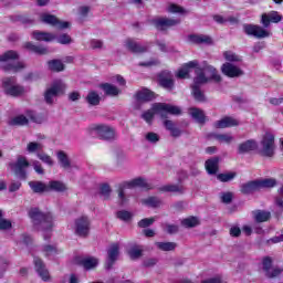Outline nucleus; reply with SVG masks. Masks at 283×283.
Returning a JSON list of instances; mask_svg holds the SVG:
<instances>
[{"label":"nucleus","instance_id":"obj_1","mask_svg":"<svg viewBox=\"0 0 283 283\" xmlns=\"http://www.w3.org/2000/svg\"><path fill=\"white\" fill-rule=\"evenodd\" d=\"M189 67H196V76L192 85V95L199 102H205V93L200 91V86L205 85V83H209V81H216V83H220L222 77L218 74V70L212 65H209L207 61H203L199 64L198 60L190 61L188 63Z\"/></svg>","mask_w":283,"mask_h":283},{"label":"nucleus","instance_id":"obj_2","mask_svg":"<svg viewBox=\"0 0 283 283\" xmlns=\"http://www.w3.org/2000/svg\"><path fill=\"white\" fill-rule=\"evenodd\" d=\"M29 218H31L38 231H43L44 240H48L50 232L54 229V217L50 212L43 213L39 208H32L29 211Z\"/></svg>","mask_w":283,"mask_h":283},{"label":"nucleus","instance_id":"obj_3","mask_svg":"<svg viewBox=\"0 0 283 283\" xmlns=\"http://www.w3.org/2000/svg\"><path fill=\"white\" fill-rule=\"evenodd\" d=\"M157 114L160 118H168L169 114L171 116H180L182 111L178 106H174L167 103H155L151 106V109H148L142 114V118L151 124L154 120V115Z\"/></svg>","mask_w":283,"mask_h":283},{"label":"nucleus","instance_id":"obj_4","mask_svg":"<svg viewBox=\"0 0 283 283\" xmlns=\"http://www.w3.org/2000/svg\"><path fill=\"white\" fill-rule=\"evenodd\" d=\"M0 63H7L4 70L12 72H20L25 67L23 62H19V53L17 51H7L2 55H0Z\"/></svg>","mask_w":283,"mask_h":283},{"label":"nucleus","instance_id":"obj_5","mask_svg":"<svg viewBox=\"0 0 283 283\" xmlns=\"http://www.w3.org/2000/svg\"><path fill=\"white\" fill-rule=\"evenodd\" d=\"M9 167L11 171L19 178V180H27L28 179V167H30V161L23 155H19L15 161L9 163Z\"/></svg>","mask_w":283,"mask_h":283},{"label":"nucleus","instance_id":"obj_6","mask_svg":"<svg viewBox=\"0 0 283 283\" xmlns=\"http://www.w3.org/2000/svg\"><path fill=\"white\" fill-rule=\"evenodd\" d=\"M2 88L8 96H23L25 87L17 83V77H4L2 80Z\"/></svg>","mask_w":283,"mask_h":283},{"label":"nucleus","instance_id":"obj_7","mask_svg":"<svg viewBox=\"0 0 283 283\" xmlns=\"http://www.w3.org/2000/svg\"><path fill=\"white\" fill-rule=\"evenodd\" d=\"M65 91V84L61 80H56L53 82L50 88H48L44 93V101L46 105H54V101L61 92Z\"/></svg>","mask_w":283,"mask_h":283},{"label":"nucleus","instance_id":"obj_8","mask_svg":"<svg viewBox=\"0 0 283 283\" xmlns=\"http://www.w3.org/2000/svg\"><path fill=\"white\" fill-rule=\"evenodd\" d=\"M91 229L92 221H90V218L82 216L75 219L74 231L75 234L78 235L80 238H87V235H90Z\"/></svg>","mask_w":283,"mask_h":283},{"label":"nucleus","instance_id":"obj_9","mask_svg":"<svg viewBox=\"0 0 283 283\" xmlns=\"http://www.w3.org/2000/svg\"><path fill=\"white\" fill-rule=\"evenodd\" d=\"M261 154L266 158H272L275 154V136L271 133H266L261 142Z\"/></svg>","mask_w":283,"mask_h":283},{"label":"nucleus","instance_id":"obj_10","mask_svg":"<svg viewBox=\"0 0 283 283\" xmlns=\"http://www.w3.org/2000/svg\"><path fill=\"white\" fill-rule=\"evenodd\" d=\"M262 269L266 277H277L282 273L281 268H273V259L271 256H264L262 260Z\"/></svg>","mask_w":283,"mask_h":283},{"label":"nucleus","instance_id":"obj_11","mask_svg":"<svg viewBox=\"0 0 283 283\" xmlns=\"http://www.w3.org/2000/svg\"><path fill=\"white\" fill-rule=\"evenodd\" d=\"M243 31L248 34V36H254L255 39H266V36H269V31L255 24H244Z\"/></svg>","mask_w":283,"mask_h":283},{"label":"nucleus","instance_id":"obj_12","mask_svg":"<svg viewBox=\"0 0 283 283\" xmlns=\"http://www.w3.org/2000/svg\"><path fill=\"white\" fill-rule=\"evenodd\" d=\"M96 136H99L103 140H114L116 136V130L112 126L97 125L94 127Z\"/></svg>","mask_w":283,"mask_h":283},{"label":"nucleus","instance_id":"obj_13","mask_svg":"<svg viewBox=\"0 0 283 283\" xmlns=\"http://www.w3.org/2000/svg\"><path fill=\"white\" fill-rule=\"evenodd\" d=\"M151 23L158 30H167V28H174V25H178L180 23V19H169V18H158L151 20Z\"/></svg>","mask_w":283,"mask_h":283},{"label":"nucleus","instance_id":"obj_14","mask_svg":"<svg viewBox=\"0 0 283 283\" xmlns=\"http://www.w3.org/2000/svg\"><path fill=\"white\" fill-rule=\"evenodd\" d=\"M118 254H119L118 243H113L107 250V259L105 263V269L107 271H109V269L114 266V263L116 262V260H118Z\"/></svg>","mask_w":283,"mask_h":283},{"label":"nucleus","instance_id":"obj_15","mask_svg":"<svg viewBox=\"0 0 283 283\" xmlns=\"http://www.w3.org/2000/svg\"><path fill=\"white\" fill-rule=\"evenodd\" d=\"M125 48L128 49L129 52H133L134 54H143L144 52H147L149 50L148 44H140L136 42L134 39H127L125 41Z\"/></svg>","mask_w":283,"mask_h":283},{"label":"nucleus","instance_id":"obj_16","mask_svg":"<svg viewBox=\"0 0 283 283\" xmlns=\"http://www.w3.org/2000/svg\"><path fill=\"white\" fill-rule=\"evenodd\" d=\"M222 74L226 76H229V78H235L238 76H242L244 74V71H242L240 67L227 62L221 66Z\"/></svg>","mask_w":283,"mask_h":283},{"label":"nucleus","instance_id":"obj_17","mask_svg":"<svg viewBox=\"0 0 283 283\" xmlns=\"http://www.w3.org/2000/svg\"><path fill=\"white\" fill-rule=\"evenodd\" d=\"M41 20L43 23L59 28V30H65L66 28H70V22H61V20L52 14H42Z\"/></svg>","mask_w":283,"mask_h":283},{"label":"nucleus","instance_id":"obj_18","mask_svg":"<svg viewBox=\"0 0 283 283\" xmlns=\"http://www.w3.org/2000/svg\"><path fill=\"white\" fill-rule=\"evenodd\" d=\"M282 21V15L277 11H271L270 13L262 14L261 23L264 28H269L271 23H280Z\"/></svg>","mask_w":283,"mask_h":283},{"label":"nucleus","instance_id":"obj_19","mask_svg":"<svg viewBox=\"0 0 283 283\" xmlns=\"http://www.w3.org/2000/svg\"><path fill=\"white\" fill-rule=\"evenodd\" d=\"M159 85L164 87V90L171 92V90H174V75L167 71L159 74Z\"/></svg>","mask_w":283,"mask_h":283},{"label":"nucleus","instance_id":"obj_20","mask_svg":"<svg viewBox=\"0 0 283 283\" xmlns=\"http://www.w3.org/2000/svg\"><path fill=\"white\" fill-rule=\"evenodd\" d=\"M35 271L39 276L43 280V282H48L50 280V272L45 269V263L39 258H34Z\"/></svg>","mask_w":283,"mask_h":283},{"label":"nucleus","instance_id":"obj_21","mask_svg":"<svg viewBox=\"0 0 283 283\" xmlns=\"http://www.w3.org/2000/svg\"><path fill=\"white\" fill-rule=\"evenodd\" d=\"M134 187H140V189H151L147 180L143 178H136L123 184V189H134Z\"/></svg>","mask_w":283,"mask_h":283},{"label":"nucleus","instance_id":"obj_22","mask_svg":"<svg viewBox=\"0 0 283 283\" xmlns=\"http://www.w3.org/2000/svg\"><path fill=\"white\" fill-rule=\"evenodd\" d=\"M255 149H258V142L248 139L238 146V154H249V151H255Z\"/></svg>","mask_w":283,"mask_h":283},{"label":"nucleus","instance_id":"obj_23","mask_svg":"<svg viewBox=\"0 0 283 283\" xmlns=\"http://www.w3.org/2000/svg\"><path fill=\"white\" fill-rule=\"evenodd\" d=\"M188 41L190 43H196L197 45H200L202 43H205L206 45H211V43H213L211 36L202 34H190L188 35Z\"/></svg>","mask_w":283,"mask_h":283},{"label":"nucleus","instance_id":"obj_24","mask_svg":"<svg viewBox=\"0 0 283 283\" xmlns=\"http://www.w3.org/2000/svg\"><path fill=\"white\" fill-rule=\"evenodd\" d=\"M237 125H240L238 119L233 117H223L222 119L216 122L214 127H217V129H224L227 127H237Z\"/></svg>","mask_w":283,"mask_h":283},{"label":"nucleus","instance_id":"obj_25","mask_svg":"<svg viewBox=\"0 0 283 283\" xmlns=\"http://www.w3.org/2000/svg\"><path fill=\"white\" fill-rule=\"evenodd\" d=\"M135 96L139 103H147V102L154 101L156 98V96L154 95V92H151L147 88L138 91Z\"/></svg>","mask_w":283,"mask_h":283},{"label":"nucleus","instance_id":"obj_26","mask_svg":"<svg viewBox=\"0 0 283 283\" xmlns=\"http://www.w3.org/2000/svg\"><path fill=\"white\" fill-rule=\"evenodd\" d=\"M259 189H260V184L258 179L241 185V193H244V195L253 193V191H259Z\"/></svg>","mask_w":283,"mask_h":283},{"label":"nucleus","instance_id":"obj_27","mask_svg":"<svg viewBox=\"0 0 283 283\" xmlns=\"http://www.w3.org/2000/svg\"><path fill=\"white\" fill-rule=\"evenodd\" d=\"M220 163V158L213 157L206 161V170L210 176H216L218 174V164Z\"/></svg>","mask_w":283,"mask_h":283},{"label":"nucleus","instance_id":"obj_28","mask_svg":"<svg viewBox=\"0 0 283 283\" xmlns=\"http://www.w3.org/2000/svg\"><path fill=\"white\" fill-rule=\"evenodd\" d=\"M252 216L255 222H269L271 220V211L266 210H254L252 211Z\"/></svg>","mask_w":283,"mask_h":283},{"label":"nucleus","instance_id":"obj_29","mask_svg":"<svg viewBox=\"0 0 283 283\" xmlns=\"http://www.w3.org/2000/svg\"><path fill=\"white\" fill-rule=\"evenodd\" d=\"M32 38L35 39V41H46L50 43V41H54V39H56V35L48 32L33 31Z\"/></svg>","mask_w":283,"mask_h":283},{"label":"nucleus","instance_id":"obj_30","mask_svg":"<svg viewBox=\"0 0 283 283\" xmlns=\"http://www.w3.org/2000/svg\"><path fill=\"white\" fill-rule=\"evenodd\" d=\"M24 48L25 50H29L30 52H33L34 54H48V48L43 46V45H34L32 44V42H27L24 43Z\"/></svg>","mask_w":283,"mask_h":283},{"label":"nucleus","instance_id":"obj_31","mask_svg":"<svg viewBox=\"0 0 283 283\" xmlns=\"http://www.w3.org/2000/svg\"><path fill=\"white\" fill-rule=\"evenodd\" d=\"M99 87L105 92L107 96H118V94H120L118 87L109 83L101 84Z\"/></svg>","mask_w":283,"mask_h":283},{"label":"nucleus","instance_id":"obj_32","mask_svg":"<svg viewBox=\"0 0 283 283\" xmlns=\"http://www.w3.org/2000/svg\"><path fill=\"white\" fill-rule=\"evenodd\" d=\"M8 125H10V127H21L23 125H28V117H25V115H18L9 119Z\"/></svg>","mask_w":283,"mask_h":283},{"label":"nucleus","instance_id":"obj_33","mask_svg":"<svg viewBox=\"0 0 283 283\" xmlns=\"http://www.w3.org/2000/svg\"><path fill=\"white\" fill-rule=\"evenodd\" d=\"M48 191H66L67 187H65V184L63 181L52 180L48 184Z\"/></svg>","mask_w":283,"mask_h":283},{"label":"nucleus","instance_id":"obj_34","mask_svg":"<svg viewBox=\"0 0 283 283\" xmlns=\"http://www.w3.org/2000/svg\"><path fill=\"white\" fill-rule=\"evenodd\" d=\"M85 101L88 103V105L96 107V105H101V95H98L95 91H90Z\"/></svg>","mask_w":283,"mask_h":283},{"label":"nucleus","instance_id":"obj_35","mask_svg":"<svg viewBox=\"0 0 283 283\" xmlns=\"http://www.w3.org/2000/svg\"><path fill=\"white\" fill-rule=\"evenodd\" d=\"M259 189H273L277 185L274 178L258 179Z\"/></svg>","mask_w":283,"mask_h":283},{"label":"nucleus","instance_id":"obj_36","mask_svg":"<svg viewBox=\"0 0 283 283\" xmlns=\"http://www.w3.org/2000/svg\"><path fill=\"white\" fill-rule=\"evenodd\" d=\"M190 116L196 120V123L203 125L206 117H205V112H202V109L191 108Z\"/></svg>","mask_w":283,"mask_h":283},{"label":"nucleus","instance_id":"obj_37","mask_svg":"<svg viewBox=\"0 0 283 283\" xmlns=\"http://www.w3.org/2000/svg\"><path fill=\"white\" fill-rule=\"evenodd\" d=\"M29 187L34 191V193H43V191H48V186L42 181H30Z\"/></svg>","mask_w":283,"mask_h":283},{"label":"nucleus","instance_id":"obj_38","mask_svg":"<svg viewBox=\"0 0 283 283\" xmlns=\"http://www.w3.org/2000/svg\"><path fill=\"white\" fill-rule=\"evenodd\" d=\"M48 65L51 72H63L65 70V65L61 60H51L48 62Z\"/></svg>","mask_w":283,"mask_h":283},{"label":"nucleus","instance_id":"obj_39","mask_svg":"<svg viewBox=\"0 0 283 283\" xmlns=\"http://www.w3.org/2000/svg\"><path fill=\"white\" fill-rule=\"evenodd\" d=\"M42 149H43V144L39 142H30L27 145L28 154H41L40 151H42Z\"/></svg>","mask_w":283,"mask_h":283},{"label":"nucleus","instance_id":"obj_40","mask_svg":"<svg viewBox=\"0 0 283 283\" xmlns=\"http://www.w3.org/2000/svg\"><path fill=\"white\" fill-rule=\"evenodd\" d=\"M182 227H186V229H193V227H198L200 224V220L198 217H189L181 221Z\"/></svg>","mask_w":283,"mask_h":283},{"label":"nucleus","instance_id":"obj_41","mask_svg":"<svg viewBox=\"0 0 283 283\" xmlns=\"http://www.w3.org/2000/svg\"><path fill=\"white\" fill-rule=\"evenodd\" d=\"M82 265L84 266V269H86V271L96 269V266H98V259L92 256L86 258L82 261Z\"/></svg>","mask_w":283,"mask_h":283},{"label":"nucleus","instance_id":"obj_42","mask_svg":"<svg viewBox=\"0 0 283 283\" xmlns=\"http://www.w3.org/2000/svg\"><path fill=\"white\" fill-rule=\"evenodd\" d=\"M57 159L61 167H63V169H70V158H67V155L65 154V151L60 150L57 153Z\"/></svg>","mask_w":283,"mask_h":283},{"label":"nucleus","instance_id":"obj_43","mask_svg":"<svg viewBox=\"0 0 283 283\" xmlns=\"http://www.w3.org/2000/svg\"><path fill=\"white\" fill-rule=\"evenodd\" d=\"M42 252L44 253L45 258H54V255L59 254V249L55 245H43Z\"/></svg>","mask_w":283,"mask_h":283},{"label":"nucleus","instance_id":"obj_44","mask_svg":"<svg viewBox=\"0 0 283 283\" xmlns=\"http://www.w3.org/2000/svg\"><path fill=\"white\" fill-rule=\"evenodd\" d=\"M128 255L130 260H138V258L143 255V249L140 248V245H133L128 250Z\"/></svg>","mask_w":283,"mask_h":283},{"label":"nucleus","instance_id":"obj_45","mask_svg":"<svg viewBox=\"0 0 283 283\" xmlns=\"http://www.w3.org/2000/svg\"><path fill=\"white\" fill-rule=\"evenodd\" d=\"M160 191H165L168 193H182V187L178 185H166L160 188Z\"/></svg>","mask_w":283,"mask_h":283},{"label":"nucleus","instance_id":"obj_46","mask_svg":"<svg viewBox=\"0 0 283 283\" xmlns=\"http://www.w3.org/2000/svg\"><path fill=\"white\" fill-rule=\"evenodd\" d=\"M214 138L219 140V143H226V145H231V143L235 140L231 134H217Z\"/></svg>","mask_w":283,"mask_h":283},{"label":"nucleus","instance_id":"obj_47","mask_svg":"<svg viewBox=\"0 0 283 283\" xmlns=\"http://www.w3.org/2000/svg\"><path fill=\"white\" fill-rule=\"evenodd\" d=\"M156 247L160 251H174L178 245L175 242H157Z\"/></svg>","mask_w":283,"mask_h":283},{"label":"nucleus","instance_id":"obj_48","mask_svg":"<svg viewBox=\"0 0 283 283\" xmlns=\"http://www.w3.org/2000/svg\"><path fill=\"white\" fill-rule=\"evenodd\" d=\"M223 56L226 59V61H229L230 63H240V61H242V57L231 51H226L223 53Z\"/></svg>","mask_w":283,"mask_h":283},{"label":"nucleus","instance_id":"obj_49","mask_svg":"<svg viewBox=\"0 0 283 283\" xmlns=\"http://www.w3.org/2000/svg\"><path fill=\"white\" fill-rule=\"evenodd\" d=\"M143 205H146V207H151L153 209H156V207H160V199L156 197H149L147 199H144Z\"/></svg>","mask_w":283,"mask_h":283},{"label":"nucleus","instance_id":"obj_50","mask_svg":"<svg viewBox=\"0 0 283 283\" xmlns=\"http://www.w3.org/2000/svg\"><path fill=\"white\" fill-rule=\"evenodd\" d=\"M190 67H195V72H196V66H189V62H188V63H186V64L184 65V67H181V69L177 72V74H176L177 78H187V77L189 76V69H190Z\"/></svg>","mask_w":283,"mask_h":283},{"label":"nucleus","instance_id":"obj_51","mask_svg":"<svg viewBox=\"0 0 283 283\" xmlns=\"http://www.w3.org/2000/svg\"><path fill=\"white\" fill-rule=\"evenodd\" d=\"M36 158H39V160H41L45 165H49V167H52V165H54V160H52V157H50V155L45 153H38Z\"/></svg>","mask_w":283,"mask_h":283},{"label":"nucleus","instance_id":"obj_52","mask_svg":"<svg viewBox=\"0 0 283 283\" xmlns=\"http://www.w3.org/2000/svg\"><path fill=\"white\" fill-rule=\"evenodd\" d=\"M217 178L220 182H231L235 178V172L219 174Z\"/></svg>","mask_w":283,"mask_h":283},{"label":"nucleus","instance_id":"obj_53","mask_svg":"<svg viewBox=\"0 0 283 283\" xmlns=\"http://www.w3.org/2000/svg\"><path fill=\"white\" fill-rule=\"evenodd\" d=\"M154 222H156V217H154V218H145V219H142L138 222V227L140 229H147V227H151V224H154Z\"/></svg>","mask_w":283,"mask_h":283},{"label":"nucleus","instance_id":"obj_54","mask_svg":"<svg viewBox=\"0 0 283 283\" xmlns=\"http://www.w3.org/2000/svg\"><path fill=\"white\" fill-rule=\"evenodd\" d=\"M99 192H101V196H103V198L107 200V198H109V193H112V188H109V185L104 184L101 186Z\"/></svg>","mask_w":283,"mask_h":283},{"label":"nucleus","instance_id":"obj_55","mask_svg":"<svg viewBox=\"0 0 283 283\" xmlns=\"http://www.w3.org/2000/svg\"><path fill=\"white\" fill-rule=\"evenodd\" d=\"M232 200H233V193L231 192L221 193V202H223L224 205H231Z\"/></svg>","mask_w":283,"mask_h":283},{"label":"nucleus","instance_id":"obj_56","mask_svg":"<svg viewBox=\"0 0 283 283\" xmlns=\"http://www.w3.org/2000/svg\"><path fill=\"white\" fill-rule=\"evenodd\" d=\"M169 12H172L174 14L179 13V14H185V9L178 4H170L168 8Z\"/></svg>","mask_w":283,"mask_h":283},{"label":"nucleus","instance_id":"obj_57","mask_svg":"<svg viewBox=\"0 0 283 283\" xmlns=\"http://www.w3.org/2000/svg\"><path fill=\"white\" fill-rule=\"evenodd\" d=\"M57 43H61V45H67L69 43H72V38L64 33L57 38Z\"/></svg>","mask_w":283,"mask_h":283},{"label":"nucleus","instance_id":"obj_58","mask_svg":"<svg viewBox=\"0 0 283 283\" xmlns=\"http://www.w3.org/2000/svg\"><path fill=\"white\" fill-rule=\"evenodd\" d=\"M117 218H118L119 220L127 221V220H130V219H132V213H130L129 211L122 210V211H118V212H117Z\"/></svg>","mask_w":283,"mask_h":283},{"label":"nucleus","instance_id":"obj_59","mask_svg":"<svg viewBox=\"0 0 283 283\" xmlns=\"http://www.w3.org/2000/svg\"><path fill=\"white\" fill-rule=\"evenodd\" d=\"M0 229L2 231H8V229H12V222L7 219H0Z\"/></svg>","mask_w":283,"mask_h":283},{"label":"nucleus","instance_id":"obj_60","mask_svg":"<svg viewBox=\"0 0 283 283\" xmlns=\"http://www.w3.org/2000/svg\"><path fill=\"white\" fill-rule=\"evenodd\" d=\"M32 166L33 169L36 174H39L40 176H43V174H45V170L43 169V166H41V163L34 160L32 161Z\"/></svg>","mask_w":283,"mask_h":283},{"label":"nucleus","instance_id":"obj_61","mask_svg":"<svg viewBox=\"0 0 283 283\" xmlns=\"http://www.w3.org/2000/svg\"><path fill=\"white\" fill-rule=\"evenodd\" d=\"M146 140H148V143H158V140H160V137L158 136V134L156 133H148L145 136Z\"/></svg>","mask_w":283,"mask_h":283},{"label":"nucleus","instance_id":"obj_62","mask_svg":"<svg viewBox=\"0 0 283 283\" xmlns=\"http://www.w3.org/2000/svg\"><path fill=\"white\" fill-rule=\"evenodd\" d=\"M21 189V181H11L9 185V192L14 193V191H19Z\"/></svg>","mask_w":283,"mask_h":283},{"label":"nucleus","instance_id":"obj_63","mask_svg":"<svg viewBox=\"0 0 283 283\" xmlns=\"http://www.w3.org/2000/svg\"><path fill=\"white\" fill-rule=\"evenodd\" d=\"M92 50H101L103 48V41L101 40H91Z\"/></svg>","mask_w":283,"mask_h":283},{"label":"nucleus","instance_id":"obj_64","mask_svg":"<svg viewBox=\"0 0 283 283\" xmlns=\"http://www.w3.org/2000/svg\"><path fill=\"white\" fill-rule=\"evenodd\" d=\"M201 283H222V279H220L219 276L211 277L202 281Z\"/></svg>","mask_w":283,"mask_h":283}]
</instances>
